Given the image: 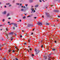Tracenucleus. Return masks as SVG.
Masks as SVG:
<instances>
[{"label":"nucleus","instance_id":"1","mask_svg":"<svg viewBox=\"0 0 60 60\" xmlns=\"http://www.w3.org/2000/svg\"><path fill=\"white\" fill-rule=\"evenodd\" d=\"M22 8H25L24 9L23 8H22L21 9V11H23L24 12H25V11H26L27 10V8H26V7L25 6L23 7V6H22Z\"/></svg>","mask_w":60,"mask_h":60},{"label":"nucleus","instance_id":"2","mask_svg":"<svg viewBox=\"0 0 60 60\" xmlns=\"http://www.w3.org/2000/svg\"><path fill=\"white\" fill-rule=\"evenodd\" d=\"M45 14L47 17H48L49 18L51 17V19H53V18L52 17V16H50V15L49 14V13H46Z\"/></svg>","mask_w":60,"mask_h":60},{"label":"nucleus","instance_id":"3","mask_svg":"<svg viewBox=\"0 0 60 60\" xmlns=\"http://www.w3.org/2000/svg\"><path fill=\"white\" fill-rule=\"evenodd\" d=\"M37 50V49H35V51L36 52V55H37V54H38V53L40 52V51L39 50H38V49Z\"/></svg>","mask_w":60,"mask_h":60},{"label":"nucleus","instance_id":"4","mask_svg":"<svg viewBox=\"0 0 60 60\" xmlns=\"http://www.w3.org/2000/svg\"><path fill=\"white\" fill-rule=\"evenodd\" d=\"M37 24L39 26H41L42 25V23L40 22H38L37 23Z\"/></svg>","mask_w":60,"mask_h":60},{"label":"nucleus","instance_id":"5","mask_svg":"<svg viewBox=\"0 0 60 60\" xmlns=\"http://www.w3.org/2000/svg\"><path fill=\"white\" fill-rule=\"evenodd\" d=\"M6 11H4L3 12H2V14L4 15H5L6 14Z\"/></svg>","mask_w":60,"mask_h":60},{"label":"nucleus","instance_id":"6","mask_svg":"<svg viewBox=\"0 0 60 60\" xmlns=\"http://www.w3.org/2000/svg\"><path fill=\"white\" fill-rule=\"evenodd\" d=\"M54 11L55 12H58L59 11L58 10H54Z\"/></svg>","mask_w":60,"mask_h":60},{"label":"nucleus","instance_id":"7","mask_svg":"<svg viewBox=\"0 0 60 60\" xmlns=\"http://www.w3.org/2000/svg\"><path fill=\"white\" fill-rule=\"evenodd\" d=\"M10 15V13H8L7 14V17H8V16H9Z\"/></svg>","mask_w":60,"mask_h":60},{"label":"nucleus","instance_id":"8","mask_svg":"<svg viewBox=\"0 0 60 60\" xmlns=\"http://www.w3.org/2000/svg\"><path fill=\"white\" fill-rule=\"evenodd\" d=\"M48 56H49V58L48 60H51V58H51V57H49V55H48Z\"/></svg>","mask_w":60,"mask_h":60},{"label":"nucleus","instance_id":"9","mask_svg":"<svg viewBox=\"0 0 60 60\" xmlns=\"http://www.w3.org/2000/svg\"><path fill=\"white\" fill-rule=\"evenodd\" d=\"M31 26H32V25L31 24H29L28 25V27H30Z\"/></svg>","mask_w":60,"mask_h":60},{"label":"nucleus","instance_id":"10","mask_svg":"<svg viewBox=\"0 0 60 60\" xmlns=\"http://www.w3.org/2000/svg\"><path fill=\"white\" fill-rule=\"evenodd\" d=\"M44 58H45V60H46L47 59V56H44Z\"/></svg>","mask_w":60,"mask_h":60},{"label":"nucleus","instance_id":"11","mask_svg":"<svg viewBox=\"0 0 60 60\" xmlns=\"http://www.w3.org/2000/svg\"><path fill=\"white\" fill-rule=\"evenodd\" d=\"M39 6V5H37L35 6V8H36V7H38Z\"/></svg>","mask_w":60,"mask_h":60},{"label":"nucleus","instance_id":"12","mask_svg":"<svg viewBox=\"0 0 60 60\" xmlns=\"http://www.w3.org/2000/svg\"><path fill=\"white\" fill-rule=\"evenodd\" d=\"M29 1L30 3H32L33 2V0H29Z\"/></svg>","mask_w":60,"mask_h":60},{"label":"nucleus","instance_id":"13","mask_svg":"<svg viewBox=\"0 0 60 60\" xmlns=\"http://www.w3.org/2000/svg\"><path fill=\"white\" fill-rule=\"evenodd\" d=\"M9 34H14V33L13 32L10 33H9Z\"/></svg>","mask_w":60,"mask_h":60},{"label":"nucleus","instance_id":"14","mask_svg":"<svg viewBox=\"0 0 60 60\" xmlns=\"http://www.w3.org/2000/svg\"><path fill=\"white\" fill-rule=\"evenodd\" d=\"M10 38H11V41H12L13 40V37H11Z\"/></svg>","mask_w":60,"mask_h":60},{"label":"nucleus","instance_id":"15","mask_svg":"<svg viewBox=\"0 0 60 60\" xmlns=\"http://www.w3.org/2000/svg\"><path fill=\"white\" fill-rule=\"evenodd\" d=\"M15 49H17V52H18V51L19 50V49H17V48L16 47H15Z\"/></svg>","mask_w":60,"mask_h":60},{"label":"nucleus","instance_id":"16","mask_svg":"<svg viewBox=\"0 0 60 60\" xmlns=\"http://www.w3.org/2000/svg\"><path fill=\"white\" fill-rule=\"evenodd\" d=\"M2 47V45H1V44H0V50H2V49L1 48V47Z\"/></svg>","mask_w":60,"mask_h":60},{"label":"nucleus","instance_id":"17","mask_svg":"<svg viewBox=\"0 0 60 60\" xmlns=\"http://www.w3.org/2000/svg\"><path fill=\"white\" fill-rule=\"evenodd\" d=\"M31 10H32V11H34V8H31Z\"/></svg>","mask_w":60,"mask_h":60},{"label":"nucleus","instance_id":"18","mask_svg":"<svg viewBox=\"0 0 60 60\" xmlns=\"http://www.w3.org/2000/svg\"><path fill=\"white\" fill-rule=\"evenodd\" d=\"M14 26H16L17 25V24L15 23H14Z\"/></svg>","mask_w":60,"mask_h":60},{"label":"nucleus","instance_id":"19","mask_svg":"<svg viewBox=\"0 0 60 60\" xmlns=\"http://www.w3.org/2000/svg\"><path fill=\"white\" fill-rule=\"evenodd\" d=\"M46 25H49V23H46Z\"/></svg>","mask_w":60,"mask_h":60},{"label":"nucleus","instance_id":"20","mask_svg":"<svg viewBox=\"0 0 60 60\" xmlns=\"http://www.w3.org/2000/svg\"><path fill=\"white\" fill-rule=\"evenodd\" d=\"M3 60H6V59L5 58H3Z\"/></svg>","mask_w":60,"mask_h":60},{"label":"nucleus","instance_id":"21","mask_svg":"<svg viewBox=\"0 0 60 60\" xmlns=\"http://www.w3.org/2000/svg\"><path fill=\"white\" fill-rule=\"evenodd\" d=\"M25 18H26V16H24V17H22V18L23 19H25Z\"/></svg>","mask_w":60,"mask_h":60},{"label":"nucleus","instance_id":"22","mask_svg":"<svg viewBox=\"0 0 60 60\" xmlns=\"http://www.w3.org/2000/svg\"><path fill=\"white\" fill-rule=\"evenodd\" d=\"M11 5H9V7H11Z\"/></svg>","mask_w":60,"mask_h":60},{"label":"nucleus","instance_id":"23","mask_svg":"<svg viewBox=\"0 0 60 60\" xmlns=\"http://www.w3.org/2000/svg\"><path fill=\"white\" fill-rule=\"evenodd\" d=\"M5 20L4 19H3V20H2V21H3V22H4V21Z\"/></svg>","mask_w":60,"mask_h":60},{"label":"nucleus","instance_id":"24","mask_svg":"<svg viewBox=\"0 0 60 60\" xmlns=\"http://www.w3.org/2000/svg\"><path fill=\"white\" fill-rule=\"evenodd\" d=\"M55 49H52V50H53V51H54L55 50Z\"/></svg>","mask_w":60,"mask_h":60},{"label":"nucleus","instance_id":"25","mask_svg":"<svg viewBox=\"0 0 60 60\" xmlns=\"http://www.w3.org/2000/svg\"><path fill=\"white\" fill-rule=\"evenodd\" d=\"M11 50H8V52H11Z\"/></svg>","mask_w":60,"mask_h":60},{"label":"nucleus","instance_id":"26","mask_svg":"<svg viewBox=\"0 0 60 60\" xmlns=\"http://www.w3.org/2000/svg\"><path fill=\"white\" fill-rule=\"evenodd\" d=\"M6 4L7 5V4H8V5L10 4V3H7V4Z\"/></svg>","mask_w":60,"mask_h":60},{"label":"nucleus","instance_id":"27","mask_svg":"<svg viewBox=\"0 0 60 60\" xmlns=\"http://www.w3.org/2000/svg\"><path fill=\"white\" fill-rule=\"evenodd\" d=\"M11 24H12V25H14V23H11Z\"/></svg>","mask_w":60,"mask_h":60},{"label":"nucleus","instance_id":"28","mask_svg":"<svg viewBox=\"0 0 60 60\" xmlns=\"http://www.w3.org/2000/svg\"><path fill=\"white\" fill-rule=\"evenodd\" d=\"M25 5H26V6L27 7V5H28L27 4H26Z\"/></svg>","mask_w":60,"mask_h":60},{"label":"nucleus","instance_id":"29","mask_svg":"<svg viewBox=\"0 0 60 60\" xmlns=\"http://www.w3.org/2000/svg\"><path fill=\"white\" fill-rule=\"evenodd\" d=\"M15 60H18V59L17 58H15Z\"/></svg>","mask_w":60,"mask_h":60},{"label":"nucleus","instance_id":"30","mask_svg":"<svg viewBox=\"0 0 60 60\" xmlns=\"http://www.w3.org/2000/svg\"><path fill=\"white\" fill-rule=\"evenodd\" d=\"M43 47V45H42L41 46V47L42 48V47Z\"/></svg>","mask_w":60,"mask_h":60},{"label":"nucleus","instance_id":"31","mask_svg":"<svg viewBox=\"0 0 60 60\" xmlns=\"http://www.w3.org/2000/svg\"><path fill=\"white\" fill-rule=\"evenodd\" d=\"M15 36H16V35H17V34H16V33H15Z\"/></svg>","mask_w":60,"mask_h":60},{"label":"nucleus","instance_id":"32","mask_svg":"<svg viewBox=\"0 0 60 60\" xmlns=\"http://www.w3.org/2000/svg\"><path fill=\"white\" fill-rule=\"evenodd\" d=\"M20 37L21 38H22V35H21L20 36Z\"/></svg>","mask_w":60,"mask_h":60},{"label":"nucleus","instance_id":"33","mask_svg":"<svg viewBox=\"0 0 60 60\" xmlns=\"http://www.w3.org/2000/svg\"><path fill=\"white\" fill-rule=\"evenodd\" d=\"M11 18H8V19H11Z\"/></svg>","mask_w":60,"mask_h":60},{"label":"nucleus","instance_id":"34","mask_svg":"<svg viewBox=\"0 0 60 60\" xmlns=\"http://www.w3.org/2000/svg\"><path fill=\"white\" fill-rule=\"evenodd\" d=\"M28 42H29H29H30V40H28Z\"/></svg>","mask_w":60,"mask_h":60},{"label":"nucleus","instance_id":"35","mask_svg":"<svg viewBox=\"0 0 60 60\" xmlns=\"http://www.w3.org/2000/svg\"><path fill=\"white\" fill-rule=\"evenodd\" d=\"M9 25H10V26H11V23L10 24H9Z\"/></svg>","mask_w":60,"mask_h":60},{"label":"nucleus","instance_id":"36","mask_svg":"<svg viewBox=\"0 0 60 60\" xmlns=\"http://www.w3.org/2000/svg\"><path fill=\"white\" fill-rule=\"evenodd\" d=\"M6 31H8V29L7 28H6Z\"/></svg>","mask_w":60,"mask_h":60},{"label":"nucleus","instance_id":"37","mask_svg":"<svg viewBox=\"0 0 60 60\" xmlns=\"http://www.w3.org/2000/svg\"><path fill=\"white\" fill-rule=\"evenodd\" d=\"M13 52H15V51H14V50H13V51H12Z\"/></svg>","mask_w":60,"mask_h":60},{"label":"nucleus","instance_id":"38","mask_svg":"<svg viewBox=\"0 0 60 60\" xmlns=\"http://www.w3.org/2000/svg\"><path fill=\"white\" fill-rule=\"evenodd\" d=\"M3 26V25H0V26Z\"/></svg>","mask_w":60,"mask_h":60},{"label":"nucleus","instance_id":"39","mask_svg":"<svg viewBox=\"0 0 60 60\" xmlns=\"http://www.w3.org/2000/svg\"><path fill=\"white\" fill-rule=\"evenodd\" d=\"M13 29H15V28H14V27H13Z\"/></svg>","mask_w":60,"mask_h":60},{"label":"nucleus","instance_id":"40","mask_svg":"<svg viewBox=\"0 0 60 60\" xmlns=\"http://www.w3.org/2000/svg\"><path fill=\"white\" fill-rule=\"evenodd\" d=\"M36 18H37V17H34V19H36Z\"/></svg>","mask_w":60,"mask_h":60},{"label":"nucleus","instance_id":"41","mask_svg":"<svg viewBox=\"0 0 60 60\" xmlns=\"http://www.w3.org/2000/svg\"><path fill=\"white\" fill-rule=\"evenodd\" d=\"M35 12V10H34L33 11L34 12Z\"/></svg>","mask_w":60,"mask_h":60},{"label":"nucleus","instance_id":"42","mask_svg":"<svg viewBox=\"0 0 60 60\" xmlns=\"http://www.w3.org/2000/svg\"><path fill=\"white\" fill-rule=\"evenodd\" d=\"M19 21H20V22H21V20L20 19Z\"/></svg>","mask_w":60,"mask_h":60},{"label":"nucleus","instance_id":"43","mask_svg":"<svg viewBox=\"0 0 60 60\" xmlns=\"http://www.w3.org/2000/svg\"><path fill=\"white\" fill-rule=\"evenodd\" d=\"M54 42H55V43H56V41H54Z\"/></svg>","mask_w":60,"mask_h":60},{"label":"nucleus","instance_id":"44","mask_svg":"<svg viewBox=\"0 0 60 60\" xmlns=\"http://www.w3.org/2000/svg\"><path fill=\"white\" fill-rule=\"evenodd\" d=\"M28 17H31V16H30V15H28Z\"/></svg>","mask_w":60,"mask_h":60},{"label":"nucleus","instance_id":"45","mask_svg":"<svg viewBox=\"0 0 60 60\" xmlns=\"http://www.w3.org/2000/svg\"><path fill=\"white\" fill-rule=\"evenodd\" d=\"M22 32H24V31L23 30H22Z\"/></svg>","mask_w":60,"mask_h":60},{"label":"nucleus","instance_id":"46","mask_svg":"<svg viewBox=\"0 0 60 60\" xmlns=\"http://www.w3.org/2000/svg\"><path fill=\"white\" fill-rule=\"evenodd\" d=\"M32 56H34V55L32 54Z\"/></svg>","mask_w":60,"mask_h":60},{"label":"nucleus","instance_id":"47","mask_svg":"<svg viewBox=\"0 0 60 60\" xmlns=\"http://www.w3.org/2000/svg\"><path fill=\"white\" fill-rule=\"evenodd\" d=\"M4 7L5 8H6V6H4Z\"/></svg>","mask_w":60,"mask_h":60},{"label":"nucleus","instance_id":"48","mask_svg":"<svg viewBox=\"0 0 60 60\" xmlns=\"http://www.w3.org/2000/svg\"><path fill=\"white\" fill-rule=\"evenodd\" d=\"M8 23L9 24V23H10V22H8Z\"/></svg>","mask_w":60,"mask_h":60},{"label":"nucleus","instance_id":"49","mask_svg":"<svg viewBox=\"0 0 60 60\" xmlns=\"http://www.w3.org/2000/svg\"><path fill=\"white\" fill-rule=\"evenodd\" d=\"M2 41H4V39H2Z\"/></svg>","mask_w":60,"mask_h":60},{"label":"nucleus","instance_id":"50","mask_svg":"<svg viewBox=\"0 0 60 60\" xmlns=\"http://www.w3.org/2000/svg\"><path fill=\"white\" fill-rule=\"evenodd\" d=\"M30 50H32V49H30Z\"/></svg>","mask_w":60,"mask_h":60},{"label":"nucleus","instance_id":"51","mask_svg":"<svg viewBox=\"0 0 60 60\" xmlns=\"http://www.w3.org/2000/svg\"><path fill=\"white\" fill-rule=\"evenodd\" d=\"M39 1L40 2H41V0H39Z\"/></svg>","mask_w":60,"mask_h":60},{"label":"nucleus","instance_id":"52","mask_svg":"<svg viewBox=\"0 0 60 60\" xmlns=\"http://www.w3.org/2000/svg\"><path fill=\"white\" fill-rule=\"evenodd\" d=\"M58 17H59H59H60V16H58Z\"/></svg>","mask_w":60,"mask_h":60},{"label":"nucleus","instance_id":"53","mask_svg":"<svg viewBox=\"0 0 60 60\" xmlns=\"http://www.w3.org/2000/svg\"><path fill=\"white\" fill-rule=\"evenodd\" d=\"M5 43L4 44V45H3V46H4V45H5Z\"/></svg>","mask_w":60,"mask_h":60},{"label":"nucleus","instance_id":"54","mask_svg":"<svg viewBox=\"0 0 60 60\" xmlns=\"http://www.w3.org/2000/svg\"><path fill=\"white\" fill-rule=\"evenodd\" d=\"M15 2V0H14L13 1V2Z\"/></svg>","mask_w":60,"mask_h":60},{"label":"nucleus","instance_id":"55","mask_svg":"<svg viewBox=\"0 0 60 60\" xmlns=\"http://www.w3.org/2000/svg\"><path fill=\"white\" fill-rule=\"evenodd\" d=\"M33 34V33H32L31 34V35H32V34Z\"/></svg>","mask_w":60,"mask_h":60},{"label":"nucleus","instance_id":"56","mask_svg":"<svg viewBox=\"0 0 60 60\" xmlns=\"http://www.w3.org/2000/svg\"><path fill=\"white\" fill-rule=\"evenodd\" d=\"M21 4H20V6H21Z\"/></svg>","mask_w":60,"mask_h":60},{"label":"nucleus","instance_id":"57","mask_svg":"<svg viewBox=\"0 0 60 60\" xmlns=\"http://www.w3.org/2000/svg\"><path fill=\"white\" fill-rule=\"evenodd\" d=\"M2 30H3V29H0V30H1V31H2Z\"/></svg>","mask_w":60,"mask_h":60},{"label":"nucleus","instance_id":"58","mask_svg":"<svg viewBox=\"0 0 60 60\" xmlns=\"http://www.w3.org/2000/svg\"><path fill=\"white\" fill-rule=\"evenodd\" d=\"M42 17L43 18H44V16H42Z\"/></svg>","mask_w":60,"mask_h":60},{"label":"nucleus","instance_id":"59","mask_svg":"<svg viewBox=\"0 0 60 60\" xmlns=\"http://www.w3.org/2000/svg\"><path fill=\"white\" fill-rule=\"evenodd\" d=\"M24 14L25 15H26V14Z\"/></svg>","mask_w":60,"mask_h":60},{"label":"nucleus","instance_id":"60","mask_svg":"<svg viewBox=\"0 0 60 60\" xmlns=\"http://www.w3.org/2000/svg\"><path fill=\"white\" fill-rule=\"evenodd\" d=\"M59 2L60 3V0H59Z\"/></svg>","mask_w":60,"mask_h":60},{"label":"nucleus","instance_id":"61","mask_svg":"<svg viewBox=\"0 0 60 60\" xmlns=\"http://www.w3.org/2000/svg\"><path fill=\"white\" fill-rule=\"evenodd\" d=\"M17 4V5H19V4L18 3V4Z\"/></svg>","mask_w":60,"mask_h":60},{"label":"nucleus","instance_id":"62","mask_svg":"<svg viewBox=\"0 0 60 60\" xmlns=\"http://www.w3.org/2000/svg\"><path fill=\"white\" fill-rule=\"evenodd\" d=\"M24 44H25V45H26V43H25Z\"/></svg>","mask_w":60,"mask_h":60},{"label":"nucleus","instance_id":"63","mask_svg":"<svg viewBox=\"0 0 60 60\" xmlns=\"http://www.w3.org/2000/svg\"><path fill=\"white\" fill-rule=\"evenodd\" d=\"M57 21H58V20H57Z\"/></svg>","mask_w":60,"mask_h":60},{"label":"nucleus","instance_id":"64","mask_svg":"<svg viewBox=\"0 0 60 60\" xmlns=\"http://www.w3.org/2000/svg\"><path fill=\"white\" fill-rule=\"evenodd\" d=\"M31 7H32V8L33 7V6H31Z\"/></svg>","mask_w":60,"mask_h":60}]
</instances>
